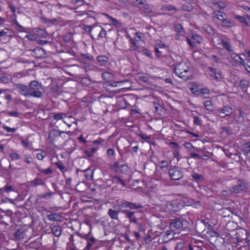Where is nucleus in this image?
Listing matches in <instances>:
<instances>
[{"label":"nucleus","instance_id":"13d9d810","mask_svg":"<svg viewBox=\"0 0 250 250\" xmlns=\"http://www.w3.org/2000/svg\"><path fill=\"white\" fill-rule=\"evenodd\" d=\"M221 129L223 132H226L227 135H230L232 133L231 130L227 128V127L222 126L221 127Z\"/></svg>","mask_w":250,"mask_h":250},{"label":"nucleus","instance_id":"69168bd1","mask_svg":"<svg viewBox=\"0 0 250 250\" xmlns=\"http://www.w3.org/2000/svg\"><path fill=\"white\" fill-rule=\"evenodd\" d=\"M161 165L160 166V167L161 168H163L164 167H167L168 166V162L167 160H163L160 162Z\"/></svg>","mask_w":250,"mask_h":250},{"label":"nucleus","instance_id":"0eeeda50","mask_svg":"<svg viewBox=\"0 0 250 250\" xmlns=\"http://www.w3.org/2000/svg\"><path fill=\"white\" fill-rule=\"evenodd\" d=\"M169 227L172 231H175L182 228L183 223L179 219H173L170 220Z\"/></svg>","mask_w":250,"mask_h":250},{"label":"nucleus","instance_id":"49530a36","mask_svg":"<svg viewBox=\"0 0 250 250\" xmlns=\"http://www.w3.org/2000/svg\"><path fill=\"white\" fill-rule=\"evenodd\" d=\"M246 70L250 73V58H247L246 59V62L243 65Z\"/></svg>","mask_w":250,"mask_h":250},{"label":"nucleus","instance_id":"6e6552de","mask_svg":"<svg viewBox=\"0 0 250 250\" xmlns=\"http://www.w3.org/2000/svg\"><path fill=\"white\" fill-rule=\"evenodd\" d=\"M16 88L19 90V92L25 97L30 96L28 86L18 83L16 84Z\"/></svg>","mask_w":250,"mask_h":250},{"label":"nucleus","instance_id":"79ce46f5","mask_svg":"<svg viewBox=\"0 0 250 250\" xmlns=\"http://www.w3.org/2000/svg\"><path fill=\"white\" fill-rule=\"evenodd\" d=\"M204 105L205 108L207 109V110L209 111L212 110V104L210 100H208L207 101L205 102L204 103Z\"/></svg>","mask_w":250,"mask_h":250},{"label":"nucleus","instance_id":"2f4dec72","mask_svg":"<svg viewBox=\"0 0 250 250\" xmlns=\"http://www.w3.org/2000/svg\"><path fill=\"white\" fill-rule=\"evenodd\" d=\"M191 177L197 182H202L204 180V176L202 175L195 172L192 174Z\"/></svg>","mask_w":250,"mask_h":250},{"label":"nucleus","instance_id":"f8f14e48","mask_svg":"<svg viewBox=\"0 0 250 250\" xmlns=\"http://www.w3.org/2000/svg\"><path fill=\"white\" fill-rule=\"evenodd\" d=\"M247 231L246 229L240 228L237 229L234 234L235 236L241 238L243 240H245L247 238Z\"/></svg>","mask_w":250,"mask_h":250},{"label":"nucleus","instance_id":"f03ea898","mask_svg":"<svg viewBox=\"0 0 250 250\" xmlns=\"http://www.w3.org/2000/svg\"><path fill=\"white\" fill-rule=\"evenodd\" d=\"M30 96L36 98H41L42 93L40 91L42 89V84L38 81H33L29 83L28 85Z\"/></svg>","mask_w":250,"mask_h":250},{"label":"nucleus","instance_id":"f704fd0d","mask_svg":"<svg viewBox=\"0 0 250 250\" xmlns=\"http://www.w3.org/2000/svg\"><path fill=\"white\" fill-rule=\"evenodd\" d=\"M133 3L139 8H143L146 2V0H132Z\"/></svg>","mask_w":250,"mask_h":250},{"label":"nucleus","instance_id":"338daca9","mask_svg":"<svg viewBox=\"0 0 250 250\" xmlns=\"http://www.w3.org/2000/svg\"><path fill=\"white\" fill-rule=\"evenodd\" d=\"M142 33L141 32H136L135 33V36L134 37L135 40L137 42H138L141 40L142 38Z\"/></svg>","mask_w":250,"mask_h":250},{"label":"nucleus","instance_id":"0e129e2a","mask_svg":"<svg viewBox=\"0 0 250 250\" xmlns=\"http://www.w3.org/2000/svg\"><path fill=\"white\" fill-rule=\"evenodd\" d=\"M25 161L27 164H30L33 161V159L30 155H25Z\"/></svg>","mask_w":250,"mask_h":250},{"label":"nucleus","instance_id":"a18cd8bd","mask_svg":"<svg viewBox=\"0 0 250 250\" xmlns=\"http://www.w3.org/2000/svg\"><path fill=\"white\" fill-rule=\"evenodd\" d=\"M106 16L109 19L110 21L112 22V24L115 26H118L120 25L119 21L116 19L106 14Z\"/></svg>","mask_w":250,"mask_h":250},{"label":"nucleus","instance_id":"e433bc0d","mask_svg":"<svg viewBox=\"0 0 250 250\" xmlns=\"http://www.w3.org/2000/svg\"><path fill=\"white\" fill-rule=\"evenodd\" d=\"M135 224L137 225V229L140 232H143L145 230V225L142 222V219L140 220L137 223H136Z\"/></svg>","mask_w":250,"mask_h":250},{"label":"nucleus","instance_id":"9d476101","mask_svg":"<svg viewBox=\"0 0 250 250\" xmlns=\"http://www.w3.org/2000/svg\"><path fill=\"white\" fill-rule=\"evenodd\" d=\"M230 59L232 61L230 62L234 66H237L238 64L244 65L246 60H243L240 56L237 55H234V56H231Z\"/></svg>","mask_w":250,"mask_h":250},{"label":"nucleus","instance_id":"423d86ee","mask_svg":"<svg viewBox=\"0 0 250 250\" xmlns=\"http://www.w3.org/2000/svg\"><path fill=\"white\" fill-rule=\"evenodd\" d=\"M247 189L246 184L242 180H238L236 185H233L230 188L232 193H238L242 191H246Z\"/></svg>","mask_w":250,"mask_h":250},{"label":"nucleus","instance_id":"412c9836","mask_svg":"<svg viewBox=\"0 0 250 250\" xmlns=\"http://www.w3.org/2000/svg\"><path fill=\"white\" fill-rule=\"evenodd\" d=\"M36 167L39 171L43 173L45 175H50L52 174L53 172V170L51 167H48V168L45 169H42L41 167L38 164H36Z\"/></svg>","mask_w":250,"mask_h":250},{"label":"nucleus","instance_id":"bb28decb","mask_svg":"<svg viewBox=\"0 0 250 250\" xmlns=\"http://www.w3.org/2000/svg\"><path fill=\"white\" fill-rule=\"evenodd\" d=\"M102 26H101L100 25H93V29H92V33H93V34L92 35H91V37L93 39L94 38V36H96L97 35H98V34L99 33V32L100 30H101V28H102Z\"/></svg>","mask_w":250,"mask_h":250},{"label":"nucleus","instance_id":"72a5a7b5","mask_svg":"<svg viewBox=\"0 0 250 250\" xmlns=\"http://www.w3.org/2000/svg\"><path fill=\"white\" fill-rule=\"evenodd\" d=\"M143 206L140 204H136L134 203L128 202V207L130 209H137L142 208Z\"/></svg>","mask_w":250,"mask_h":250},{"label":"nucleus","instance_id":"20e7f679","mask_svg":"<svg viewBox=\"0 0 250 250\" xmlns=\"http://www.w3.org/2000/svg\"><path fill=\"white\" fill-rule=\"evenodd\" d=\"M122 212L125 215L126 218L129 219L130 223L135 224L142 219L140 213L137 211L122 210Z\"/></svg>","mask_w":250,"mask_h":250},{"label":"nucleus","instance_id":"5701e85b","mask_svg":"<svg viewBox=\"0 0 250 250\" xmlns=\"http://www.w3.org/2000/svg\"><path fill=\"white\" fill-rule=\"evenodd\" d=\"M51 231L54 236L59 237L61 234L62 228L59 226H54L51 229Z\"/></svg>","mask_w":250,"mask_h":250},{"label":"nucleus","instance_id":"2eb2a0df","mask_svg":"<svg viewBox=\"0 0 250 250\" xmlns=\"http://www.w3.org/2000/svg\"><path fill=\"white\" fill-rule=\"evenodd\" d=\"M64 131H61L55 129H52L49 134V139L50 141H53L55 137L61 136L62 133H64Z\"/></svg>","mask_w":250,"mask_h":250},{"label":"nucleus","instance_id":"ea45409f","mask_svg":"<svg viewBox=\"0 0 250 250\" xmlns=\"http://www.w3.org/2000/svg\"><path fill=\"white\" fill-rule=\"evenodd\" d=\"M139 136L142 139H143L145 141H146V142L148 143H150V136L142 133V132H140L139 133Z\"/></svg>","mask_w":250,"mask_h":250},{"label":"nucleus","instance_id":"39448f33","mask_svg":"<svg viewBox=\"0 0 250 250\" xmlns=\"http://www.w3.org/2000/svg\"><path fill=\"white\" fill-rule=\"evenodd\" d=\"M208 73L210 78L212 80L219 81L223 79L221 71L217 68L209 67Z\"/></svg>","mask_w":250,"mask_h":250},{"label":"nucleus","instance_id":"de8ad7c7","mask_svg":"<svg viewBox=\"0 0 250 250\" xmlns=\"http://www.w3.org/2000/svg\"><path fill=\"white\" fill-rule=\"evenodd\" d=\"M41 21L42 22L47 23H54L57 22V20L55 19H48L45 17H42L41 18Z\"/></svg>","mask_w":250,"mask_h":250},{"label":"nucleus","instance_id":"5fc2aeb1","mask_svg":"<svg viewBox=\"0 0 250 250\" xmlns=\"http://www.w3.org/2000/svg\"><path fill=\"white\" fill-rule=\"evenodd\" d=\"M139 80L140 81H142L144 83H150L149 79L147 76H140L139 77Z\"/></svg>","mask_w":250,"mask_h":250},{"label":"nucleus","instance_id":"b1692460","mask_svg":"<svg viewBox=\"0 0 250 250\" xmlns=\"http://www.w3.org/2000/svg\"><path fill=\"white\" fill-rule=\"evenodd\" d=\"M118 208L121 210V211L122 212V210H125V209H124V208H128V201L124 200L120 202H118Z\"/></svg>","mask_w":250,"mask_h":250},{"label":"nucleus","instance_id":"864d4df0","mask_svg":"<svg viewBox=\"0 0 250 250\" xmlns=\"http://www.w3.org/2000/svg\"><path fill=\"white\" fill-rule=\"evenodd\" d=\"M120 166L121 165L118 163L116 162L114 164L111 165L110 167L112 170L118 171Z\"/></svg>","mask_w":250,"mask_h":250},{"label":"nucleus","instance_id":"603ef678","mask_svg":"<svg viewBox=\"0 0 250 250\" xmlns=\"http://www.w3.org/2000/svg\"><path fill=\"white\" fill-rule=\"evenodd\" d=\"M249 85V82L246 80H242L240 82V87L241 89H245Z\"/></svg>","mask_w":250,"mask_h":250},{"label":"nucleus","instance_id":"4c0bfd02","mask_svg":"<svg viewBox=\"0 0 250 250\" xmlns=\"http://www.w3.org/2000/svg\"><path fill=\"white\" fill-rule=\"evenodd\" d=\"M112 180L113 183H119L121 185H122L123 187L126 186L125 183L118 176H114L112 178Z\"/></svg>","mask_w":250,"mask_h":250},{"label":"nucleus","instance_id":"bf43d9fd","mask_svg":"<svg viewBox=\"0 0 250 250\" xmlns=\"http://www.w3.org/2000/svg\"><path fill=\"white\" fill-rule=\"evenodd\" d=\"M2 128L6 130L7 132H15L16 131V128H11L5 125H3Z\"/></svg>","mask_w":250,"mask_h":250},{"label":"nucleus","instance_id":"a19ab883","mask_svg":"<svg viewBox=\"0 0 250 250\" xmlns=\"http://www.w3.org/2000/svg\"><path fill=\"white\" fill-rule=\"evenodd\" d=\"M234 18L235 19L238 20L240 22L245 24L247 26H250L249 24L247 22L245 19L243 17L235 15L234 16Z\"/></svg>","mask_w":250,"mask_h":250},{"label":"nucleus","instance_id":"ddd939ff","mask_svg":"<svg viewBox=\"0 0 250 250\" xmlns=\"http://www.w3.org/2000/svg\"><path fill=\"white\" fill-rule=\"evenodd\" d=\"M221 25L225 28H231L235 26L234 21L227 18V17L221 21Z\"/></svg>","mask_w":250,"mask_h":250},{"label":"nucleus","instance_id":"c9c22d12","mask_svg":"<svg viewBox=\"0 0 250 250\" xmlns=\"http://www.w3.org/2000/svg\"><path fill=\"white\" fill-rule=\"evenodd\" d=\"M189 37L191 39L192 42H193V46L196 43H200V42L198 40L199 36L197 35H194L192 33H191L189 35Z\"/></svg>","mask_w":250,"mask_h":250},{"label":"nucleus","instance_id":"c756f323","mask_svg":"<svg viewBox=\"0 0 250 250\" xmlns=\"http://www.w3.org/2000/svg\"><path fill=\"white\" fill-rule=\"evenodd\" d=\"M238 111H239V114H238V117L237 118L236 121L238 124H242L244 121V112L241 108H239Z\"/></svg>","mask_w":250,"mask_h":250},{"label":"nucleus","instance_id":"052dcab7","mask_svg":"<svg viewBox=\"0 0 250 250\" xmlns=\"http://www.w3.org/2000/svg\"><path fill=\"white\" fill-rule=\"evenodd\" d=\"M55 165L62 171L65 169V167L64 166L62 162H58L55 163Z\"/></svg>","mask_w":250,"mask_h":250},{"label":"nucleus","instance_id":"4468645a","mask_svg":"<svg viewBox=\"0 0 250 250\" xmlns=\"http://www.w3.org/2000/svg\"><path fill=\"white\" fill-rule=\"evenodd\" d=\"M217 111L220 113L225 114L226 116H229L231 114L233 108L230 106H225L221 109H218Z\"/></svg>","mask_w":250,"mask_h":250},{"label":"nucleus","instance_id":"1a4fd4ad","mask_svg":"<svg viewBox=\"0 0 250 250\" xmlns=\"http://www.w3.org/2000/svg\"><path fill=\"white\" fill-rule=\"evenodd\" d=\"M166 205L168 210L171 212H177L180 209L177 202L175 200L167 202Z\"/></svg>","mask_w":250,"mask_h":250},{"label":"nucleus","instance_id":"f257e3e1","mask_svg":"<svg viewBox=\"0 0 250 250\" xmlns=\"http://www.w3.org/2000/svg\"><path fill=\"white\" fill-rule=\"evenodd\" d=\"M175 74L185 81L188 80L191 76L188 67L185 62H180L174 65Z\"/></svg>","mask_w":250,"mask_h":250},{"label":"nucleus","instance_id":"9b49d317","mask_svg":"<svg viewBox=\"0 0 250 250\" xmlns=\"http://www.w3.org/2000/svg\"><path fill=\"white\" fill-rule=\"evenodd\" d=\"M30 51L32 52L31 55L36 58H42L44 54V50L40 47H36L34 49L30 50Z\"/></svg>","mask_w":250,"mask_h":250},{"label":"nucleus","instance_id":"c03bdc74","mask_svg":"<svg viewBox=\"0 0 250 250\" xmlns=\"http://www.w3.org/2000/svg\"><path fill=\"white\" fill-rule=\"evenodd\" d=\"M102 77L105 80H109L112 78V74L108 72H104L102 73Z\"/></svg>","mask_w":250,"mask_h":250},{"label":"nucleus","instance_id":"09e8293b","mask_svg":"<svg viewBox=\"0 0 250 250\" xmlns=\"http://www.w3.org/2000/svg\"><path fill=\"white\" fill-rule=\"evenodd\" d=\"M96 148H92L90 151L85 150L84 153L86 154L88 157H92L94 153L96 152Z\"/></svg>","mask_w":250,"mask_h":250},{"label":"nucleus","instance_id":"680f3d73","mask_svg":"<svg viewBox=\"0 0 250 250\" xmlns=\"http://www.w3.org/2000/svg\"><path fill=\"white\" fill-rule=\"evenodd\" d=\"M193 123L198 125H200L202 123L201 120L197 116H195L193 118Z\"/></svg>","mask_w":250,"mask_h":250},{"label":"nucleus","instance_id":"f3484780","mask_svg":"<svg viewBox=\"0 0 250 250\" xmlns=\"http://www.w3.org/2000/svg\"><path fill=\"white\" fill-rule=\"evenodd\" d=\"M213 17L222 21L227 16L226 14L220 10H215L213 12Z\"/></svg>","mask_w":250,"mask_h":250},{"label":"nucleus","instance_id":"e2e57ef3","mask_svg":"<svg viewBox=\"0 0 250 250\" xmlns=\"http://www.w3.org/2000/svg\"><path fill=\"white\" fill-rule=\"evenodd\" d=\"M130 42L132 44V45H131L130 47L131 48L132 50H135L136 49V42L137 41H136L134 39V38H130Z\"/></svg>","mask_w":250,"mask_h":250},{"label":"nucleus","instance_id":"37998d69","mask_svg":"<svg viewBox=\"0 0 250 250\" xmlns=\"http://www.w3.org/2000/svg\"><path fill=\"white\" fill-rule=\"evenodd\" d=\"M55 193L54 192H49L41 195L40 197L45 199H49Z\"/></svg>","mask_w":250,"mask_h":250},{"label":"nucleus","instance_id":"7ed1b4c3","mask_svg":"<svg viewBox=\"0 0 250 250\" xmlns=\"http://www.w3.org/2000/svg\"><path fill=\"white\" fill-rule=\"evenodd\" d=\"M168 174L172 180H179L183 177L181 168L173 166L168 170Z\"/></svg>","mask_w":250,"mask_h":250},{"label":"nucleus","instance_id":"393cba45","mask_svg":"<svg viewBox=\"0 0 250 250\" xmlns=\"http://www.w3.org/2000/svg\"><path fill=\"white\" fill-rule=\"evenodd\" d=\"M30 183L32 186H37L39 185H43L44 184L42 180L38 177L36 178L30 182Z\"/></svg>","mask_w":250,"mask_h":250},{"label":"nucleus","instance_id":"473e14b6","mask_svg":"<svg viewBox=\"0 0 250 250\" xmlns=\"http://www.w3.org/2000/svg\"><path fill=\"white\" fill-rule=\"evenodd\" d=\"M153 104L155 110V112L158 115H161V113L163 110V107L160 104L157 103L156 102H153Z\"/></svg>","mask_w":250,"mask_h":250},{"label":"nucleus","instance_id":"4d7b16f0","mask_svg":"<svg viewBox=\"0 0 250 250\" xmlns=\"http://www.w3.org/2000/svg\"><path fill=\"white\" fill-rule=\"evenodd\" d=\"M243 149L246 153L250 152V142H247L244 145Z\"/></svg>","mask_w":250,"mask_h":250},{"label":"nucleus","instance_id":"3c124183","mask_svg":"<svg viewBox=\"0 0 250 250\" xmlns=\"http://www.w3.org/2000/svg\"><path fill=\"white\" fill-rule=\"evenodd\" d=\"M128 169V167L127 165H121L120 167L119 168V170L123 173H126Z\"/></svg>","mask_w":250,"mask_h":250},{"label":"nucleus","instance_id":"7c9ffc66","mask_svg":"<svg viewBox=\"0 0 250 250\" xmlns=\"http://www.w3.org/2000/svg\"><path fill=\"white\" fill-rule=\"evenodd\" d=\"M174 27L175 30L178 32L180 35H184L185 31L182 25L180 23H175L174 24Z\"/></svg>","mask_w":250,"mask_h":250},{"label":"nucleus","instance_id":"58836bf2","mask_svg":"<svg viewBox=\"0 0 250 250\" xmlns=\"http://www.w3.org/2000/svg\"><path fill=\"white\" fill-rule=\"evenodd\" d=\"M125 81H116L112 83H110L109 82H106L104 83V85L105 86H111L112 87H117L118 86V84L119 83H124Z\"/></svg>","mask_w":250,"mask_h":250},{"label":"nucleus","instance_id":"6e6d98bb","mask_svg":"<svg viewBox=\"0 0 250 250\" xmlns=\"http://www.w3.org/2000/svg\"><path fill=\"white\" fill-rule=\"evenodd\" d=\"M9 79L8 77L5 75H3L0 78V82L4 83H9Z\"/></svg>","mask_w":250,"mask_h":250},{"label":"nucleus","instance_id":"4be33fe9","mask_svg":"<svg viewBox=\"0 0 250 250\" xmlns=\"http://www.w3.org/2000/svg\"><path fill=\"white\" fill-rule=\"evenodd\" d=\"M25 232L21 229L17 230L15 233V236L17 240H20L24 239Z\"/></svg>","mask_w":250,"mask_h":250},{"label":"nucleus","instance_id":"cd10ccee","mask_svg":"<svg viewBox=\"0 0 250 250\" xmlns=\"http://www.w3.org/2000/svg\"><path fill=\"white\" fill-rule=\"evenodd\" d=\"M219 44H221L223 47L228 51H232L231 45L228 42L221 40V42L219 43Z\"/></svg>","mask_w":250,"mask_h":250},{"label":"nucleus","instance_id":"dca6fc26","mask_svg":"<svg viewBox=\"0 0 250 250\" xmlns=\"http://www.w3.org/2000/svg\"><path fill=\"white\" fill-rule=\"evenodd\" d=\"M84 238L87 240V245L85 247V249L89 250L91 246L94 244L96 241V239L93 237H89L88 234L84 235Z\"/></svg>","mask_w":250,"mask_h":250},{"label":"nucleus","instance_id":"774afa93","mask_svg":"<svg viewBox=\"0 0 250 250\" xmlns=\"http://www.w3.org/2000/svg\"><path fill=\"white\" fill-rule=\"evenodd\" d=\"M10 157L12 160H16L19 158V155L18 153L14 152L10 154Z\"/></svg>","mask_w":250,"mask_h":250},{"label":"nucleus","instance_id":"6ab92c4d","mask_svg":"<svg viewBox=\"0 0 250 250\" xmlns=\"http://www.w3.org/2000/svg\"><path fill=\"white\" fill-rule=\"evenodd\" d=\"M47 217L48 219L51 221H60L62 218L61 216L57 213L48 214L47 215Z\"/></svg>","mask_w":250,"mask_h":250},{"label":"nucleus","instance_id":"8fccbe9b","mask_svg":"<svg viewBox=\"0 0 250 250\" xmlns=\"http://www.w3.org/2000/svg\"><path fill=\"white\" fill-rule=\"evenodd\" d=\"M106 35V32L104 29L103 27L101 28V30L100 31L98 35V39L100 40L102 39L104 36Z\"/></svg>","mask_w":250,"mask_h":250},{"label":"nucleus","instance_id":"aec40b11","mask_svg":"<svg viewBox=\"0 0 250 250\" xmlns=\"http://www.w3.org/2000/svg\"><path fill=\"white\" fill-rule=\"evenodd\" d=\"M119 213V212L118 211L110 208L108 210L107 214L112 219L118 220Z\"/></svg>","mask_w":250,"mask_h":250},{"label":"nucleus","instance_id":"c85d7f7f","mask_svg":"<svg viewBox=\"0 0 250 250\" xmlns=\"http://www.w3.org/2000/svg\"><path fill=\"white\" fill-rule=\"evenodd\" d=\"M191 3L192 2L182 4L181 7L182 10L188 12L191 11L193 10V6L191 5Z\"/></svg>","mask_w":250,"mask_h":250},{"label":"nucleus","instance_id":"a211bd4d","mask_svg":"<svg viewBox=\"0 0 250 250\" xmlns=\"http://www.w3.org/2000/svg\"><path fill=\"white\" fill-rule=\"evenodd\" d=\"M97 62L101 65H104L109 61V59L105 55H100L97 57Z\"/></svg>","mask_w":250,"mask_h":250},{"label":"nucleus","instance_id":"a878e982","mask_svg":"<svg viewBox=\"0 0 250 250\" xmlns=\"http://www.w3.org/2000/svg\"><path fill=\"white\" fill-rule=\"evenodd\" d=\"M161 10L165 11H170L172 10L177 11V8L171 4H165L162 6Z\"/></svg>","mask_w":250,"mask_h":250}]
</instances>
